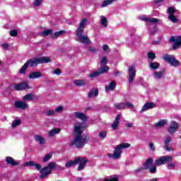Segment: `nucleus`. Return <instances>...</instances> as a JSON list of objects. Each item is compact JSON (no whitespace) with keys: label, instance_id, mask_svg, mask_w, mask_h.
<instances>
[{"label":"nucleus","instance_id":"1","mask_svg":"<svg viewBox=\"0 0 181 181\" xmlns=\"http://www.w3.org/2000/svg\"><path fill=\"white\" fill-rule=\"evenodd\" d=\"M87 128V124L84 122H78L74 125V137L73 141L70 144V146L75 145L78 149L83 148L84 145L89 141L90 137L86 134H83L84 129Z\"/></svg>","mask_w":181,"mask_h":181},{"label":"nucleus","instance_id":"2","mask_svg":"<svg viewBox=\"0 0 181 181\" xmlns=\"http://www.w3.org/2000/svg\"><path fill=\"white\" fill-rule=\"evenodd\" d=\"M86 23H87V18H83L81 21L78 28L76 29V36L79 39V41L84 45H90L91 41L86 35L84 33V28H86Z\"/></svg>","mask_w":181,"mask_h":181},{"label":"nucleus","instance_id":"3","mask_svg":"<svg viewBox=\"0 0 181 181\" xmlns=\"http://www.w3.org/2000/svg\"><path fill=\"white\" fill-rule=\"evenodd\" d=\"M24 166H28L29 168H31V166H35V169L40 171V177L41 179L46 177V176H48V175H50L51 173V172L46 167H44L43 168H42V165L40 164L36 163L34 161L26 162L24 164Z\"/></svg>","mask_w":181,"mask_h":181},{"label":"nucleus","instance_id":"4","mask_svg":"<svg viewBox=\"0 0 181 181\" xmlns=\"http://www.w3.org/2000/svg\"><path fill=\"white\" fill-rule=\"evenodd\" d=\"M129 146H131V144L128 143H123L122 144H119L115 146L113 154L108 153L107 156L110 159H119L122 153V150L125 149L126 148H129Z\"/></svg>","mask_w":181,"mask_h":181},{"label":"nucleus","instance_id":"5","mask_svg":"<svg viewBox=\"0 0 181 181\" xmlns=\"http://www.w3.org/2000/svg\"><path fill=\"white\" fill-rule=\"evenodd\" d=\"M163 60L168 63V64H170L173 67H179L180 66V61L176 59V57L175 56L165 54L163 57Z\"/></svg>","mask_w":181,"mask_h":181},{"label":"nucleus","instance_id":"6","mask_svg":"<svg viewBox=\"0 0 181 181\" xmlns=\"http://www.w3.org/2000/svg\"><path fill=\"white\" fill-rule=\"evenodd\" d=\"M172 160H173L172 156H163L157 158L155 163L157 166H162V165H166V163H169V162H172Z\"/></svg>","mask_w":181,"mask_h":181},{"label":"nucleus","instance_id":"7","mask_svg":"<svg viewBox=\"0 0 181 181\" xmlns=\"http://www.w3.org/2000/svg\"><path fill=\"white\" fill-rule=\"evenodd\" d=\"M167 13L168 14V19L170 22H172V23H177L179 22V18L175 16V13H176L175 8L169 7L167 10Z\"/></svg>","mask_w":181,"mask_h":181},{"label":"nucleus","instance_id":"8","mask_svg":"<svg viewBox=\"0 0 181 181\" xmlns=\"http://www.w3.org/2000/svg\"><path fill=\"white\" fill-rule=\"evenodd\" d=\"M179 129V123L175 122V120H173L170 122V126L168 127V131L170 134V135H173V134H175L177 132Z\"/></svg>","mask_w":181,"mask_h":181},{"label":"nucleus","instance_id":"9","mask_svg":"<svg viewBox=\"0 0 181 181\" xmlns=\"http://www.w3.org/2000/svg\"><path fill=\"white\" fill-rule=\"evenodd\" d=\"M135 76H136V70H135V66H129V83L132 84L134 80H135Z\"/></svg>","mask_w":181,"mask_h":181},{"label":"nucleus","instance_id":"10","mask_svg":"<svg viewBox=\"0 0 181 181\" xmlns=\"http://www.w3.org/2000/svg\"><path fill=\"white\" fill-rule=\"evenodd\" d=\"M78 159L79 160L76 163V165L79 164V165L78 166V171L81 172V170H83V169H84L86 168V165H87L88 160H87V158H83V157H78Z\"/></svg>","mask_w":181,"mask_h":181},{"label":"nucleus","instance_id":"11","mask_svg":"<svg viewBox=\"0 0 181 181\" xmlns=\"http://www.w3.org/2000/svg\"><path fill=\"white\" fill-rule=\"evenodd\" d=\"M139 19L143 21V22H148V23H158V22H160V19L149 18L146 16H141L139 17Z\"/></svg>","mask_w":181,"mask_h":181},{"label":"nucleus","instance_id":"12","mask_svg":"<svg viewBox=\"0 0 181 181\" xmlns=\"http://www.w3.org/2000/svg\"><path fill=\"white\" fill-rule=\"evenodd\" d=\"M72 115H74L75 118L83 121V122H86V121L88 119V117L81 112H74Z\"/></svg>","mask_w":181,"mask_h":181},{"label":"nucleus","instance_id":"13","mask_svg":"<svg viewBox=\"0 0 181 181\" xmlns=\"http://www.w3.org/2000/svg\"><path fill=\"white\" fill-rule=\"evenodd\" d=\"M13 87L17 91H21L22 90H28V88H29V84L28 82H21L14 84Z\"/></svg>","mask_w":181,"mask_h":181},{"label":"nucleus","instance_id":"14","mask_svg":"<svg viewBox=\"0 0 181 181\" xmlns=\"http://www.w3.org/2000/svg\"><path fill=\"white\" fill-rule=\"evenodd\" d=\"M15 107L18 110H23V111H25V110H27V108H28L29 105H28V103H26L25 101H16Z\"/></svg>","mask_w":181,"mask_h":181},{"label":"nucleus","instance_id":"15","mask_svg":"<svg viewBox=\"0 0 181 181\" xmlns=\"http://www.w3.org/2000/svg\"><path fill=\"white\" fill-rule=\"evenodd\" d=\"M152 108H156V103H147L144 105L140 112H145V111H148V110H152Z\"/></svg>","mask_w":181,"mask_h":181},{"label":"nucleus","instance_id":"16","mask_svg":"<svg viewBox=\"0 0 181 181\" xmlns=\"http://www.w3.org/2000/svg\"><path fill=\"white\" fill-rule=\"evenodd\" d=\"M119 119H121V115H117L111 125V128L113 129V131H117V129H118V125H119Z\"/></svg>","mask_w":181,"mask_h":181},{"label":"nucleus","instance_id":"17","mask_svg":"<svg viewBox=\"0 0 181 181\" xmlns=\"http://www.w3.org/2000/svg\"><path fill=\"white\" fill-rule=\"evenodd\" d=\"M33 138L34 141H35V142H38L40 145H45L46 144V140L45 139V137L42 135L35 134L34 135Z\"/></svg>","mask_w":181,"mask_h":181},{"label":"nucleus","instance_id":"18","mask_svg":"<svg viewBox=\"0 0 181 181\" xmlns=\"http://www.w3.org/2000/svg\"><path fill=\"white\" fill-rule=\"evenodd\" d=\"M6 162L8 163V165H11V166H18V165H19L18 162L10 156L6 157Z\"/></svg>","mask_w":181,"mask_h":181},{"label":"nucleus","instance_id":"19","mask_svg":"<svg viewBox=\"0 0 181 181\" xmlns=\"http://www.w3.org/2000/svg\"><path fill=\"white\" fill-rule=\"evenodd\" d=\"M42 76V72L33 71L28 75V77L32 80H35V78H40Z\"/></svg>","mask_w":181,"mask_h":181},{"label":"nucleus","instance_id":"20","mask_svg":"<svg viewBox=\"0 0 181 181\" xmlns=\"http://www.w3.org/2000/svg\"><path fill=\"white\" fill-rule=\"evenodd\" d=\"M26 63H28V66L30 64V67H36L37 64H40V61L39 58H34L27 61Z\"/></svg>","mask_w":181,"mask_h":181},{"label":"nucleus","instance_id":"21","mask_svg":"<svg viewBox=\"0 0 181 181\" xmlns=\"http://www.w3.org/2000/svg\"><path fill=\"white\" fill-rule=\"evenodd\" d=\"M78 160H79L78 159V157H76L74 159V160L66 161L65 163L66 168H67L68 169H70V168H73V166H76V165H77Z\"/></svg>","mask_w":181,"mask_h":181},{"label":"nucleus","instance_id":"22","mask_svg":"<svg viewBox=\"0 0 181 181\" xmlns=\"http://www.w3.org/2000/svg\"><path fill=\"white\" fill-rule=\"evenodd\" d=\"M115 87H117V83L115 81H112L109 85L105 86L106 91H114L115 90Z\"/></svg>","mask_w":181,"mask_h":181},{"label":"nucleus","instance_id":"23","mask_svg":"<svg viewBox=\"0 0 181 181\" xmlns=\"http://www.w3.org/2000/svg\"><path fill=\"white\" fill-rule=\"evenodd\" d=\"M167 124H168L167 119H162L158 122L155 123L154 127L156 128H163V127H165V125H166Z\"/></svg>","mask_w":181,"mask_h":181},{"label":"nucleus","instance_id":"24","mask_svg":"<svg viewBox=\"0 0 181 181\" xmlns=\"http://www.w3.org/2000/svg\"><path fill=\"white\" fill-rule=\"evenodd\" d=\"M61 131H62V129L60 128L52 129L48 133L49 136L53 137L54 136V135H57V134H60Z\"/></svg>","mask_w":181,"mask_h":181},{"label":"nucleus","instance_id":"25","mask_svg":"<svg viewBox=\"0 0 181 181\" xmlns=\"http://www.w3.org/2000/svg\"><path fill=\"white\" fill-rule=\"evenodd\" d=\"M180 46H181V36H178L176 38L175 42L173 45V49H174V50H176V49H179Z\"/></svg>","mask_w":181,"mask_h":181},{"label":"nucleus","instance_id":"26","mask_svg":"<svg viewBox=\"0 0 181 181\" xmlns=\"http://www.w3.org/2000/svg\"><path fill=\"white\" fill-rule=\"evenodd\" d=\"M23 101H33L35 100V95L28 93L23 97Z\"/></svg>","mask_w":181,"mask_h":181},{"label":"nucleus","instance_id":"27","mask_svg":"<svg viewBox=\"0 0 181 181\" xmlns=\"http://www.w3.org/2000/svg\"><path fill=\"white\" fill-rule=\"evenodd\" d=\"M87 83L84 80H76L74 81V84L77 87H84Z\"/></svg>","mask_w":181,"mask_h":181},{"label":"nucleus","instance_id":"28","mask_svg":"<svg viewBox=\"0 0 181 181\" xmlns=\"http://www.w3.org/2000/svg\"><path fill=\"white\" fill-rule=\"evenodd\" d=\"M100 25L103 26V28H107L108 26V21L107 18L104 16H101L100 17Z\"/></svg>","mask_w":181,"mask_h":181},{"label":"nucleus","instance_id":"29","mask_svg":"<svg viewBox=\"0 0 181 181\" xmlns=\"http://www.w3.org/2000/svg\"><path fill=\"white\" fill-rule=\"evenodd\" d=\"M165 74V71H160L158 72H154L153 76L154 78H156L157 80H160L162 77H163V74Z\"/></svg>","mask_w":181,"mask_h":181},{"label":"nucleus","instance_id":"30","mask_svg":"<svg viewBox=\"0 0 181 181\" xmlns=\"http://www.w3.org/2000/svg\"><path fill=\"white\" fill-rule=\"evenodd\" d=\"M98 96V89H94L90 90L88 95V98H93V97Z\"/></svg>","mask_w":181,"mask_h":181},{"label":"nucleus","instance_id":"31","mask_svg":"<svg viewBox=\"0 0 181 181\" xmlns=\"http://www.w3.org/2000/svg\"><path fill=\"white\" fill-rule=\"evenodd\" d=\"M53 33V30L48 29L42 31L40 33V36H42V37H45V36H49V35H52Z\"/></svg>","mask_w":181,"mask_h":181},{"label":"nucleus","instance_id":"32","mask_svg":"<svg viewBox=\"0 0 181 181\" xmlns=\"http://www.w3.org/2000/svg\"><path fill=\"white\" fill-rule=\"evenodd\" d=\"M46 168L52 173L53 169H56V168H57V164L55 162H50Z\"/></svg>","mask_w":181,"mask_h":181},{"label":"nucleus","instance_id":"33","mask_svg":"<svg viewBox=\"0 0 181 181\" xmlns=\"http://www.w3.org/2000/svg\"><path fill=\"white\" fill-rule=\"evenodd\" d=\"M163 1L165 0H153L151 1V5H153V6L159 8V6H162V2H163Z\"/></svg>","mask_w":181,"mask_h":181},{"label":"nucleus","instance_id":"34","mask_svg":"<svg viewBox=\"0 0 181 181\" xmlns=\"http://www.w3.org/2000/svg\"><path fill=\"white\" fill-rule=\"evenodd\" d=\"M153 162V160L152 158H148L146 161V163L144 164V167L146 169H149L151 168V165H152V163Z\"/></svg>","mask_w":181,"mask_h":181},{"label":"nucleus","instance_id":"35","mask_svg":"<svg viewBox=\"0 0 181 181\" xmlns=\"http://www.w3.org/2000/svg\"><path fill=\"white\" fill-rule=\"evenodd\" d=\"M115 1H117V0H105L101 5V8H105V7L111 5V4H112V2H115Z\"/></svg>","mask_w":181,"mask_h":181},{"label":"nucleus","instance_id":"36","mask_svg":"<svg viewBox=\"0 0 181 181\" xmlns=\"http://www.w3.org/2000/svg\"><path fill=\"white\" fill-rule=\"evenodd\" d=\"M40 64L41 63H50L52 60L50 59V57H42L41 58H39Z\"/></svg>","mask_w":181,"mask_h":181},{"label":"nucleus","instance_id":"37","mask_svg":"<svg viewBox=\"0 0 181 181\" xmlns=\"http://www.w3.org/2000/svg\"><path fill=\"white\" fill-rule=\"evenodd\" d=\"M29 66V62H26L24 64V65L21 67V69L19 71L20 74H25L26 71V69H28V66Z\"/></svg>","mask_w":181,"mask_h":181},{"label":"nucleus","instance_id":"38","mask_svg":"<svg viewBox=\"0 0 181 181\" xmlns=\"http://www.w3.org/2000/svg\"><path fill=\"white\" fill-rule=\"evenodd\" d=\"M116 110H125V105L124 103H115Z\"/></svg>","mask_w":181,"mask_h":181},{"label":"nucleus","instance_id":"39","mask_svg":"<svg viewBox=\"0 0 181 181\" xmlns=\"http://www.w3.org/2000/svg\"><path fill=\"white\" fill-rule=\"evenodd\" d=\"M21 124H22V122L21 121V119H16L12 122L11 127L12 128H16V127H19Z\"/></svg>","mask_w":181,"mask_h":181},{"label":"nucleus","instance_id":"40","mask_svg":"<svg viewBox=\"0 0 181 181\" xmlns=\"http://www.w3.org/2000/svg\"><path fill=\"white\" fill-rule=\"evenodd\" d=\"M98 136L100 139H105V138H107V132L106 131H100L98 133Z\"/></svg>","mask_w":181,"mask_h":181},{"label":"nucleus","instance_id":"41","mask_svg":"<svg viewBox=\"0 0 181 181\" xmlns=\"http://www.w3.org/2000/svg\"><path fill=\"white\" fill-rule=\"evenodd\" d=\"M149 66L152 70H156V69H159V63L158 62H151Z\"/></svg>","mask_w":181,"mask_h":181},{"label":"nucleus","instance_id":"42","mask_svg":"<svg viewBox=\"0 0 181 181\" xmlns=\"http://www.w3.org/2000/svg\"><path fill=\"white\" fill-rule=\"evenodd\" d=\"M52 155H53V153H52L46 154L45 156V157L43 158V162H45V163L49 162V160H50L52 159Z\"/></svg>","mask_w":181,"mask_h":181},{"label":"nucleus","instance_id":"43","mask_svg":"<svg viewBox=\"0 0 181 181\" xmlns=\"http://www.w3.org/2000/svg\"><path fill=\"white\" fill-rule=\"evenodd\" d=\"M108 70H110V67H108L107 66H101L100 69L99 71V73L100 74H103L104 73H107V71H108Z\"/></svg>","mask_w":181,"mask_h":181},{"label":"nucleus","instance_id":"44","mask_svg":"<svg viewBox=\"0 0 181 181\" xmlns=\"http://www.w3.org/2000/svg\"><path fill=\"white\" fill-rule=\"evenodd\" d=\"M46 115L47 117H53V116H56V112L55 110H49L47 111L46 112Z\"/></svg>","mask_w":181,"mask_h":181},{"label":"nucleus","instance_id":"45","mask_svg":"<svg viewBox=\"0 0 181 181\" xmlns=\"http://www.w3.org/2000/svg\"><path fill=\"white\" fill-rule=\"evenodd\" d=\"M63 110H64V107H63V106H58L54 110L56 115H57V114H62V112H63Z\"/></svg>","mask_w":181,"mask_h":181},{"label":"nucleus","instance_id":"46","mask_svg":"<svg viewBox=\"0 0 181 181\" xmlns=\"http://www.w3.org/2000/svg\"><path fill=\"white\" fill-rule=\"evenodd\" d=\"M172 142V137L168 136L164 141L165 146H169V144Z\"/></svg>","mask_w":181,"mask_h":181},{"label":"nucleus","instance_id":"47","mask_svg":"<svg viewBox=\"0 0 181 181\" xmlns=\"http://www.w3.org/2000/svg\"><path fill=\"white\" fill-rule=\"evenodd\" d=\"M100 74H100L99 71H95V72H93V73L90 74L89 75V78H95V77H98V76H100Z\"/></svg>","mask_w":181,"mask_h":181},{"label":"nucleus","instance_id":"48","mask_svg":"<svg viewBox=\"0 0 181 181\" xmlns=\"http://www.w3.org/2000/svg\"><path fill=\"white\" fill-rule=\"evenodd\" d=\"M63 33H66V31H64V30L57 31L54 33V35L52 36V37L54 38V37H57V36H62V35H63Z\"/></svg>","mask_w":181,"mask_h":181},{"label":"nucleus","instance_id":"49","mask_svg":"<svg viewBox=\"0 0 181 181\" xmlns=\"http://www.w3.org/2000/svg\"><path fill=\"white\" fill-rule=\"evenodd\" d=\"M124 109L127 108H134V105L129 102L124 103Z\"/></svg>","mask_w":181,"mask_h":181},{"label":"nucleus","instance_id":"50","mask_svg":"<svg viewBox=\"0 0 181 181\" xmlns=\"http://www.w3.org/2000/svg\"><path fill=\"white\" fill-rule=\"evenodd\" d=\"M88 51L90 52V53H97V49L91 46L88 47Z\"/></svg>","mask_w":181,"mask_h":181},{"label":"nucleus","instance_id":"51","mask_svg":"<svg viewBox=\"0 0 181 181\" xmlns=\"http://www.w3.org/2000/svg\"><path fill=\"white\" fill-rule=\"evenodd\" d=\"M143 170H146L145 167H140L134 170V173H141V172H143Z\"/></svg>","mask_w":181,"mask_h":181},{"label":"nucleus","instance_id":"52","mask_svg":"<svg viewBox=\"0 0 181 181\" xmlns=\"http://www.w3.org/2000/svg\"><path fill=\"white\" fill-rule=\"evenodd\" d=\"M148 59L153 60V59H155L156 57V54H155V53H153V52H148Z\"/></svg>","mask_w":181,"mask_h":181},{"label":"nucleus","instance_id":"53","mask_svg":"<svg viewBox=\"0 0 181 181\" xmlns=\"http://www.w3.org/2000/svg\"><path fill=\"white\" fill-rule=\"evenodd\" d=\"M42 2H43V0H35L34 6H40V5H42Z\"/></svg>","mask_w":181,"mask_h":181},{"label":"nucleus","instance_id":"54","mask_svg":"<svg viewBox=\"0 0 181 181\" xmlns=\"http://www.w3.org/2000/svg\"><path fill=\"white\" fill-rule=\"evenodd\" d=\"M14 6H22V0H14Z\"/></svg>","mask_w":181,"mask_h":181},{"label":"nucleus","instance_id":"55","mask_svg":"<svg viewBox=\"0 0 181 181\" xmlns=\"http://www.w3.org/2000/svg\"><path fill=\"white\" fill-rule=\"evenodd\" d=\"M108 62V59H107V57H104L102 58L100 64L102 66H105Z\"/></svg>","mask_w":181,"mask_h":181},{"label":"nucleus","instance_id":"56","mask_svg":"<svg viewBox=\"0 0 181 181\" xmlns=\"http://www.w3.org/2000/svg\"><path fill=\"white\" fill-rule=\"evenodd\" d=\"M175 163H168V165H166V168H168V169H175Z\"/></svg>","mask_w":181,"mask_h":181},{"label":"nucleus","instance_id":"57","mask_svg":"<svg viewBox=\"0 0 181 181\" xmlns=\"http://www.w3.org/2000/svg\"><path fill=\"white\" fill-rule=\"evenodd\" d=\"M53 74H56L57 76H60L62 74V70L60 69H56L53 71Z\"/></svg>","mask_w":181,"mask_h":181},{"label":"nucleus","instance_id":"58","mask_svg":"<svg viewBox=\"0 0 181 181\" xmlns=\"http://www.w3.org/2000/svg\"><path fill=\"white\" fill-rule=\"evenodd\" d=\"M10 36H12V37L18 36V30H13L10 31Z\"/></svg>","mask_w":181,"mask_h":181},{"label":"nucleus","instance_id":"59","mask_svg":"<svg viewBox=\"0 0 181 181\" xmlns=\"http://www.w3.org/2000/svg\"><path fill=\"white\" fill-rule=\"evenodd\" d=\"M103 49L104 52H105V53H109L110 52V47H108V45H104L103 46Z\"/></svg>","mask_w":181,"mask_h":181},{"label":"nucleus","instance_id":"60","mask_svg":"<svg viewBox=\"0 0 181 181\" xmlns=\"http://www.w3.org/2000/svg\"><path fill=\"white\" fill-rule=\"evenodd\" d=\"M1 47H2V49H4V50H6L7 49L9 48V44L8 43L1 44Z\"/></svg>","mask_w":181,"mask_h":181},{"label":"nucleus","instance_id":"61","mask_svg":"<svg viewBox=\"0 0 181 181\" xmlns=\"http://www.w3.org/2000/svg\"><path fill=\"white\" fill-rule=\"evenodd\" d=\"M150 173H156V166L154 165L150 168Z\"/></svg>","mask_w":181,"mask_h":181},{"label":"nucleus","instance_id":"62","mask_svg":"<svg viewBox=\"0 0 181 181\" xmlns=\"http://www.w3.org/2000/svg\"><path fill=\"white\" fill-rule=\"evenodd\" d=\"M149 147H150V149L154 152L155 151V145L153 144V143L151 142L149 143Z\"/></svg>","mask_w":181,"mask_h":181},{"label":"nucleus","instance_id":"63","mask_svg":"<svg viewBox=\"0 0 181 181\" xmlns=\"http://www.w3.org/2000/svg\"><path fill=\"white\" fill-rule=\"evenodd\" d=\"M170 42H171L172 43H176V38L174 36L171 37L170 38Z\"/></svg>","mask_w":181,"mask_h":181},{"label":"nucleus","instance_id":"64","mask_svg":"<svg viewBox=\"0 0 181 181\" xmlns=\"http://www.w3.org/2000/svg\"><path fill=\"white\" fill-rule=\"evenodd\" d=\"M165 146V150L167 152H170L171 151H173V148L169 147V146Z\"/></svg>","mask_w":181,"mask_h":181}]
</instances>
